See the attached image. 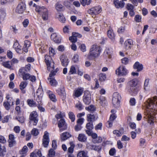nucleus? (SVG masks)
<instances>
[{
	"instance_id": "nucleus-15",
	"label": "nucleus",
	"mask_w": 157,
	"mask_h": 157,
	"mask_svg": "<svg viewBox=\"0 0 157 157\" xmlns=\"http://www.w3.org/2000/svg\"><path fill=\"white\" fill-rule=\"evenodd\" d=\"M13 48L15 49L17 53L19 54H21L23 53L22 48L18 42L16 41L13 44Z\"/></svg>"
},
{
	"instance_id": "nucleus-36",
	"label": "nucleus",
	"mask_w": 157,
	"mask_h": 157,
	"mask_svg": "<svg viewBox=\"0 0 157 157\" xmlns=\"http://www.w3.org/2000/svg\"><path fill=\"white\" fill-rule=\"evenodd\" d=\"M70 147L68 148V151L69 153L71 154L73 152L75 145L72 142H70Z\"/></svg>"
},
{
	"instance_id": "nucleus-33",
	"label": "nucleus",
	"mask_w": 157,
	"mask_h": 157,
	"mask_svg": "<svg viewBox=\"0 0 157 157\" xmlns=\"http://www.w3.org/2000/svg\"><path fill=\"white\" fill-rule=\"evenodd\" d=\"M57 15L58 16L57 17V18L61 22L63 23L65 22L66 19L63 14L58 13H57Z\"/></svg>"
},
{
	"instance_id": "nucleus-39",
	"label": "nucleus",
	"mask_w": 157,
	"mask_h": 157,
	"mask_svg": "<svg viewBox=\"0 0 157 157\" xmlns=\"http://www.w3.org/2000/svg\"><path fill=\"white\" fill-rule=\"evenodd\" d=\"M77 157H88L87 154L84 151H82L78 152Z\"/></svg>"
},
{
	"instance_id": "nucleus-64",
	"label": "nucleus",
	"mask_w": 157,
	"mask_h": 157,
	"mask_svg": "<svg viewBox=\"0 0 157 157\" xmlns=\"http://www.w3.org/2000/svg\"><path fill=\"white\" fill-rule=\"evenodd\" d=\"M125 44H127L128 45L132 46L133 45V41L132 40L129 39L125 42Z\"/></svg>"
},
{
	"instance_id": "nucleus-18",
	"label": "nucleus",
	"mask_w": 157,
	"mask_h": 157,
	"mask_svg": "<svg viewBox=\"0 0 157 157\" xmlns=\"http://www.w3.org/2000/svg\"><path fill=\"white\" fill-rule=\"evenodd\" d=\"M113 3L115 6L117 8H122L125 4L124 2L121 0L119 1L118 0H114Z\"/></svg>"
},
{
	"instance_id": "nucleus-26",
	"label": "nucleus",
	"mask_w": 157,
	"mask_h": 157,
	"mask_svg": "<svg viewBox=\"0 0 157 157\" xmlns=\"http://www.w3.org/2000/svg\"><path fill=\"white\" fill-rule=\"evenodd\" d=\"M133 67L135 69H137L138 71H141L143 68V65L140 64L138 62H136L134 65Z\"/></svg>"
},
{
	"instance_id": "nucleus-54",
	"label": "nucleus",
	"mask_w": 157,
	"mask_h": 157,
	"mask_svg": "<svg viewBox=\"0 0 157 157\" xmlns=\"http://www.w3.org/2000/svg\"><path fill=\"white\" fill-rule=\"evenodd\" d=\"M71 29V27L69 26H66L63 28V31L64 33H68L69 30Z\"/></svg>"
},
{
	"instance_id": "nucleus-62",
	"label": "nucleus",
	"mask_w": 157,
	"mask_h": 157,
	"mask_svg": "<svg viewBox=\"0 0 157 157\" xmlns=\"http://www.w3.org/2000/svg\"><path fill=\"white\" fill-rule=\"evenodd\" d=\"M148 118L147 122L150 124H153L154 123V117H147Z\"/></svg>"
},
{
	"instance_id": "nucleus-20",
	"label": "nucleus",
	"mask_w": 157,
	"mask_h": 157,
	"mask_svg": "<svg viewBox=\"0 0 157 157\" xmlns=\"http://www.w3.org/2000/svg\"><path fill=\"white\" fill-rule=\"evenodd\" d=\"M107 36L111 40L113 41L115 40V35L114 33L113 30L112 29H109L107 32Z\"/></svg>"
},
{
	"instance_id": "nucleus-28",
	"label": "nucleus",
	"mask_w": 157,
	"mask_h": 157,
	"mask_svg": "<svg viewBox=\"0 0 157 157\" xmlns=\"http://www.w3.org/2000/svg\"><path fill=\"white\" fill-rule=\"evenodd\" d=\"M3 66L5 68H7L10 69H13L12 67V64L10 61H7L6 62H3L2 64Z\"/></svg>"
},
{
	"instance_id": "nucleus-24",
	"label": "nucleus",
	"mask_w": 157,
	"mask_h": 157,
	"mask_svg": "<svg viewBox=\"0 0 157 157\" xmlns=\"http://www.w3.org/2000/svg\"><path fill=\"white\" fill-rule=\"evenodd\" d=\"M56 92L61 97L65 96L66 93L63 86L61 87L60 89H59L56 90Z\"/></svg>"
},
{
	"instance_id": "nucleus-45",
	"label": "nucleus",
	"mask_w": 157,
	"mask_h": 157,
	"mask_svg": "<svg viewBox=\"0 0 157 157\" xmlns=\"http://www.w3.org/2000/svg\"><path fill=\"white\" fill-rule=\"evenodd\" d=\"M56 8L58 11H60L62 10L63 6L60 4L58 3H57L56 5Z\"/></svg>"
},
{
	"instance_id": "nucleus-13",
	"label": "nucleus",
	"mask_w": 157,
	"mask_h": 157,
	"mask_svg": "<svg viewBox=\"0 0 157 157\" xmlns=\"http://www.w3.org/2000/svg\"><path fill=\"white\" fill-rule=\"evenodd\" d=\"M82 35L77 33H73L72 36L69 37V40L72 43H75L77 40V37L81 38Z\"/></svg>"
},
{
	"instance_id": "nucleus-2",
	"label": "nucleus",
	"mask_w": 157,
	"mask_h": 157,
	"mask_svg": "<svg viewBox=\"0 0 157 157\" xmlns=\"http://www.w3.org/2000/svg\"><path fill=\"white\" fill-rule=\"evenodd\" d=\"M35 10L39 13L41 15L44 21L48 19V9L44 6H36Z\"/></svg>"
},
{
	"instance_id": "nucleus-21",
	"label": "nucleus",
	"mask_w": 157,
	"mask_h": 157,
	"mask_svg": "<svg viewBox=\"0 0 157 157\" xmlns=\"http://www.w3.org/2000/svg\"><path fill=\"white\" fill-rule=\"evenodd\" d=\"M28 149L26 146H24L23 148L19 151V153L21 155L20 157H24L26 155V153L28 151Z\"/></svg>"
},
{
	"instance_id": "nucleus-43",
	"label": "nucleus",
	"mask_w": 157,
	"mask_h": 157,
	"mask_svg": "<svg viewBox=\"0 0 157 157\" xmlns=\"http://www.w3.org/2000/svg\"><path fill=\"white\" fill-rule=\"evenodd\" d=\"M69 118L71 120L72 122L75 121V116L74 113L71 112H70L68 113Z\"/></svg>"
},
{
	"instance_id": "nucleus-34",
	"label": "nucleus",
	"mask_w": 157,
	"mask_h": 157,
	"mask_svg": "<svg viewBox=\"0 0 157 157\" xmlns=\"http://www.w3.org/2000/svg\"><path fill=\"white\" fill-rule=\"evenodd\" d=\"M83 90L81 89H78L75 92L74 96L76 97L80 96L82 93Z\"/></svg>"
},
{
	"instance_id": "nucleus-31",
	"label": "nucleus",
	"mask_w": 157,
	"mask_h": 157,
	"mask_svg": "<svg viewBox=\"0 0 157 157\" xmlns=\"http://www.w3.org/2000/svg\"><path fill=\"white\" fill-rule=\"evenodd\" d=\"M87 121L90 122L95 121L96 119V117L95 115L91 114H88L87 115Z\"/></svg>"
},
{
	"instance_id": "nucleus-60",
	"label": "nucleus",
	"mask_w": 157,
	"mask_h": 157,
	"mask_svg": "<svg viewBox=\"0 0 157 157\" xmlns=\"http://www.w3.org/2000/svg\"><path fill=\"white\" fill-rule=\"evenodd\" d=\"M86 110L91 111H94L95 110L94 106L93 105H91L88 107H86Z\"/></svg>"
},
{
	"instance_id": "nucleus-7",
	"label": "nucleus",
	"mask_w": 157,
	"mask_h": 157,
	"mask_svg": "<svg viewBox=\"0 0 157 157\" xmlns=\"http://www.w3.org/2000/svg\"><path fill=\"white\" fill-rule=\"evenodd\" d=\"M58 70L59 69L57 68L53 72H51L49 74V78H48V79L49 80L50 84L52 86H55L57 84V82L53 78V77L56 75Z\"/></svg>"
},
{
	"instance_id": "nucleus-1",
	"label": "nucleus",
	"mask_w": 157,
	"mask_h": 157,
	"mask_svg": "<svg viewBox=\"0 0 157 157\" xmlns=\"http://www.w3.org/2000/svg\"><path fill=\"white\" fill-rule=\"evenodd\" d=\"M100 47L97 45H93L90 49L88 55V58L92 59L98 56L101 52Z\"/></svg>"
},
{
	"instance_id": "nucleus-14",
	"label": "nucleus",
	"mask_w": 157,
	"mask_h": 157,
	"mask_svg": "<svg viewBox=\"0 0 157 157\" xmlns=\"http://www.w3.org/2000/svg\"><path fill=\"white\" fill-rule=\"evenodd\" d=\"M59 59L62 65L64 67H66L68 64L69 61L67 57L65 55H61Z\"/></svg>"
},
{
	"instance_id": "nucleus-44",
	"label": "nucleus",
	"mask_w": 157,
	"mask_h": 157,
	"mask_svg": "<svg viewBox=\"0 0 157 157\" xmlns=\"http://www.w3.org/2000/svg\"><path fill=\"white\" fill-rule=\"evenodd\" d=\"M51 61H53L51 57L48 55H46L45 56V61L46 63H48Z\"/></svg>"
},
{
	"instance_id": "nucleus-48",
	"label": "nucleus",
	"mask_w": 157,
	"mask_h": 157,
	"mask_svg": "<svg viewBox=\"0 0 157 157\" xmlns=\"http://www.w3.org/2000/svg\"><path fill=\"white\" fill-rule=\"evenodd\" d=\"M48 157H54L55 155V152L54 150L50 149L48 152Z\"/></svg>"
},
{
	"instance_id": "nucleus-40",
	"label": "nucleus",
	"mask_w": 157,
	"mask_h": 157,
	"mask_svg": "<svg viewBox=\"0 0 157 157\" xmlns=\"http://www.w3.org/2000/svg\"><path fill=\"white\" fill-rule=\"evenodd\" d=\"M106 78V75L103 73H100L99 74V80L102 82L104 81Z\"/></svg>"
},
{
	"instance_id": "nucleus-35",
	"label": "nucleus",
	"mask_w": 157,
	"mask_h": 157,
	"mask_svg": "<svg viewBox=\"0 0 157 157\" xmlns=\"http://www.w3.org/2000/svg\"><path fill=\"white\" fill-rule=\"evenodd\" d=\"M113 133L117 136H121L124 133L123 129H120L119 131L115 130L113 131Z\"/></svg>"
},
{
	"instance_id": "nucleus-12",
	"label": "nucleus",
	"mask_w": 157,
	"mask_h": 157,
	"mask_svg": "<svg viewBox=\"0 0 157 157\" xmlns=\"http://www.w3.org/2000/svg\"><path fill=\"white\" fill-rule=\"evenodd\" d=\"M25 4L23 2H21L17 5L16 9V12L18 13H22L25 10Z\"/></svg>"
},
{
	"instance_id": "nucleus-55",
	"label": "nucleus",
	"mask_w": 157,
	"mask_h": 157,
	"mask_svg": "<svg viewBox=\"0 0 157 157\" xmlns=\"http://www.w3.org/2000/svg\"><path fill=\"white\" fill-rule=\"evenodd\" d=\"M134 19L136 22H140L141 21V17L140 15H136Z\"/></svg>"
},
{
	"instance_id": "nucleus-59",
	"label": "nucleus",
	"mask_w": 157,
	"mask_h": 157,
	"mask_svg": "<svg viewBox=\"0 0 157 157\" xmlns=\"http://www.w3.org/2000/svg\"><path fill=\"white\" fill-rule=\"evenodd\" d=\"M72 59L75 63H76L78 62L79 60V57L78 55L77 54L75 55L72 58Z\"/></svg>"
},
{
	"instance_id": "nucleus-32",
	"label": "nucleus",
	"mask_w": 157,
	"mask_h": 157,
	"mask_svg": "<svg viewBox=\"0 0 157 157\" xmlns=\"http://www.w3.org/2000/svg\"><path fill=\"white\" fill-rule=\"evenodd\" d=\"M50 99L53 102H56L57 99L56 98L55 95L53 94L50 90H48L47 92Z\"/></svg>"
},
{
	"instance_id": "nucleus-27",
	"label": "nucleus",
	"mask_w": 157,
	"mask_h": 157,
	"mask_svg": "<svg viewBox=\"0 0 157 157\" xmlns=\"http://www.w3.org/2000/svg\"><path fill=\"white\" fill-rule=\"evenodd\" d=\"M87 139V137L86 135L82 133L79 134L78 137V140L80 142H85Z\"/></svg>"
},
{
	"instance_id": "nucleus-19",
	"label": "nucleus",
	"mask_w": 157,
	"mask_h": 157,
	"mask_svg": "<svg viewBox=\"0 0 157 157\" xmlns=\"http://www.w3.org/2000/svg\"><path fill=\"white\" fill-rule=\"evenodd\" d=\"M19 72L22 76V78L24 80L29 79L30 77V75L29 73H26L23 71V69H21L19 70Z\"/></svg>"
},
{
	"instance_id": "nucleus-46",
	"label": "nucleus",
	"mask_w": 157,
	"mask_h": 157,
	"mask_svg": "<svg viewBox=\"0 0 157 157\" xmlns=\"http://www.w3.org/2000/svg\"><path fill=\"white\" fill-rule=\"evenodd\" d=\"M57 36V34L56 33H54L51 35V38L52 40H53L54 42H59V40H57L55 39Z\"/></svg>"
},
{
	"instance_id": "nucleus-61",
	"label": "nucleus",
	"mask_w": 157,
	"mask_h": 157,
	"mask_svg": "<svg viewBox=\"0 0 157 157\" xmlns=\"http://www.w3.org/2000/svg\"><path fill=\"white\" fill-rule=\"evenodd\" d=\"M82 127L81 125L77 124L75 126L74 128L76 131H78L80 130L82 128Z\"/></svg>"
},
{
	"instance_id": "nucleus-47",
	"label": "nucleus",
	"mask_w": 157,
	"mask_h": 157,
	"mask_svg": "<svg viewBox=\"0 0 157 157\" xmlns=\"http://www.w3.org/2000/svg\"><path fill=\"white\" fill-rule=\"evenodd\" d=\"M27 83L25 82H22L19 86L20 89L22 90L24 89L26 86Z\"/></svg>"
},
{
	"instance_id": "nucleus-9",
	"label": "nucleus",
	"mask_w": 157,
	"mask_h": 157,
	"mask_svg": "<svg viewBox=\"0 0 157 157\" xmlns=\"http://www.w3.org/2000/svg\"><path fill=\"white\" fill-rule=\"evenodd\" d=\"M83 101L86 104L89 105L91 101V95L89 91H85L83 97Z\"/></svg>"
},
{
	"instance_id": "nucleus-63",
	"label": "nucleus",
	"mask_w": 157,
	"mask_h": 157,
	"mask_svg": "<svg viewBox=\"0 0 157 157\" xmlns=\"http://www.w3.org/2000/svg\"><path fill=\"white\" fill-rule=\"evenodd\" d=\"M94 141L95 143H101L102 141V138L101 137H97L96 139L94 140Z\"/></svg>"
},
{
	"instance_id": "nucleus-8",
	"label": "nucleus",
	"mask_w": 157,
	"mask_h": 157,
	"mask_svg": "<svg viewBox=\"0 0 157 157\" xmlns=\"http://www.w3.org/2000/svg\"><path fill=\"white\" fill-rule=\"evenodd\" d=\"M102 11V8L101 6H98L91 8L88 10L87 12L89 14L92 15H97L100 13Z\"/></svg>"
},
{
	"instance_id": "nucleus-42",
	"label": "nucleus",
	"mask_w": 157,
	"mask_h": 157,
	"mask_svg": "<svg viewBox=\"0 0 157 157\" xmlns=\"http://www.w3.org/2000/svg\"><path fill=\"white\" fill-rule=\"evenodd\" d=\"M3 105L5 107L6 109L7 110H9L10 109V105L8 101L4 102L3 103Z\"/></svg>"
},
{
	"instance_id": "nucleus-50",
	"label": "nucleus",
	"mask_w": 157,
	"mask_h": 157,
	"mask_svg": "<svg viewBox=\"0 0 157 157\" xmlns=\"http://www.w3.org/2000/svg\"><path fill=\"white\" fill-rule=\"evenodd\" d=\"M10 29L15 34L17 33L18 32V29L16 27L15 25L11 26L10 27Z\"/></svg>"
},
{
	"instance_id": "nucleus-29",
	"label": "nucleus",
	"mask_w": 157,
	"mask_h": 157,
	"mask_svg": "<svg viewBox=\"0 0 157 157\" xmlns=\"http://www.w3.org/2000/svg\"><path fill=\"white\" fill-rule=\"evenodd\" d=\"M71 136V135L68 132H66L63 133L61 135V140L63 141L67 139Z\"/></svg>"
},
{
	"instance_id": "nucleus-10",
	"label": "nucleus",
	"mask_w": 157,
	"mask_h": 157,
	"mask_svg": "<svg viewBox=\"0 0 157 157\" xmlns=\"http://www.w3.org/2000/svg\"><path fill=\"white\" fill-rule=\"evenodd\" d=\"M49 141V133L45 131L42 140V144L43 146L45 147H47L48 146Z\"/></svg>"
},
{
	"instance_id": "nucleus-56",
	"label": "nucleus",
	"mask_w": 157,
	"mask_h": 157,
	"mask_svg": "<svg viewBox=\"0 0 157 157\" xmlns=\"http://www.w3.org/2000/svg\"><path fill=\"white\" fill-rule=\"evenodd\" d=\"M116 152V150L114 148H113L111 149L109 152V153L110 155L111 156L114 155Z\"/></svg>"
},
{
	"instance_id": "nucleus-3",
	"label": "nucleus",
	"mask_w": 157,
	"mask_h": 157,
	"mask_svg": "<svg viewBox=\"0 0 157 157\" xmlns=\"http://www.w3.org/2000/svg\"><path fill=\"white\" fill-rule=\"evenodd\" d=\"M145 103L147 106V109L145 112V114L146 115V117H154L152 115L153 114L152 113V110H153V109H150V108L151 109L153 108L151 107V106L153 105V101L152 100H149V101H147Z\"/></svg>"
},
{
	"instance_id": "nucleus-4",
	"label": "nucleus",
	"mask_w": 157,
	"mask_h": 157,
	"mask_svg": "<svg viewBox=\"0 0 157 157\" xmlns=\"http://www.w3.org/2000/svg\"><path fill=\"white\" fill-rule=\"evenodd\" d=\"M136 81V79H133L128 83L126 89L130 93L133 92L135 90L136 86L137 84Z\"/></svg>"
},
{
	"instance_id": "nucleus-57",
	"label": "nucleus",
	"mask_w": 157,
	"mask_h": 157,
	"mask_svg": "<svg viewBox=\"0 0 157 157\" xmlns=\"http://www.w3.org/2000/svg\"><path fill=\"white\" fill-rule=\"evenodd\" d=\"M75 107L79 110H81L82 109V104L79 102L77 103L75 105Z\"/></svg>"
},
{
	"instance_id": "nucleus-16",
	"label": "nucleus",
	"mask_w": 157,
	"mask_h": 157,
	"mask_svg": "<svg viewBox=\"0 0 157 157\" xmlns=\"http://www.w3.org/2000/svg\"><path fill=\"white\" fill-rule=\"evenodd\" d=\"M86 127L87 130H85L86 133L88 135H90L91 133L92 130L93 128V125L92 122H89L86 124Z\"/></svg>"
},
{
	"instance_id": "nucleus-58",
	"label": "nucleus",
	"mask_w": 157,
	"mask_h": 157,
	"mask_svg": "<svg viewBox=\"0 0 157 157\" xmlns=\"http://www.w3.org/2000/svg\"><path fill=\"white\" fill-rule=\"evenodd\" d=\"M16 119H17L21 123H23L25 121L24 118L23 116L16 117Z\"/></svg>"
},
{
	"instance_id": "nucleus-6",
	"label": "nucleus",
	"mask_w": 157,
	"mask_h": 157,
	"mask_svg": "<svg viewBox=\"0 0 157 157\" xmlns=\"http://www.w3.org/2000/svg\"><path fill=\"white\" fill-rule=\"evenodd\" d=\"M128 73V70L123 65H120L116 70V74L119 76H126Z\"/></svg>"
},
{
	"instance_id": "nucleus-30",
	"label": "nucleus",
	"mask_w": 157,
	"mask_h": 157,
	"mask_svg": "<svg viewBox=\"0 0 157 157\" xmlns=\"http://www.w3.org/2000/svg\"><path fill=\"white\" fill-rule=\"evenodd\" d=\"M99 100L100 101H99V103L102 106H105L107 104V102L105 97L100 96L99 97Z\"/></svg>"
},
{
	"instance_id": "nucleus-51",
	"label": "nucleus",
	"mask_w": 157,
	"mask_h": 157,
	"mask_svg": "<svg viewBox=\"0 0 157 157\" xmlns=\"http://www.w3.org/2000/svg\"><path fill=\"white\" fill-rule=\"evenodd\" d=\"M42 99V97L41 95H37V97L36 98V101L38 103L37 105L41 104H42L41 101Z\"/></svg>"
},
{
	"instance_id": "nucleus-17",
	"label": "nucleus",
	"mask_w": 157,
	"mask_h": 157,
	"mask_svg": "<svg viewBox=\"0 0 157 157\" xmlns=\"http://www.w3.org/2000/svg\"><path fill=\"white\" fill-rule=\"evenodd\" d=\"M8 142L9 146L10 147H12L16 144L15 137L13 135L11 134L9 135Z\"/></svg>"
},
{
	"instance_id": "nucleus-41",
	"label": "nucleus",
	"mask_w": 157,
	"mask_h": 157,
	"mask_svg": "<svg viewBox=\"0 0 157 157\" xmlns=\"http://www.w3.org/2000/svg\"><path fill=\"white\" fill-rule=\"evenodd\" d=\"M76 73V69L74 66H72L70 68L68 74L70 75L75 74Z\"/></svg>"
},
{
	"instance_id": "nucleus-53",
	"label": "nucleus",
	"mask_w": 157,
	"mask_h": 157,
	"mask_svg": "<svg viewBox=\"0 0 157 157\" xmlns=\"http://www.w3.org/2000/svg\"><path fill=\"white\" fill-rule=\"evenodd\" d=\"M134 8V6L132 4L129 3L127 4L126 8L128 10H132Z\"/></svg>"
},
{
	"instance_id": "nucleus-49",
	"label": "nucleus",
	"mask_w": 157,
	"mask_h": 157,
	"mask_svg": "<svg viewBox=\"0 0 157 157\" xmlns=\"http://www.w3.org/2000/svg\"><path fill=\"white\" fill-rule=\"evenodd\" d=\"M32 135L34 136H37L39 134L38 130L36 128H33L31 131Z\"/></svg>"
},
{
	"instance_id": "nucleus-25",
	"label": "nucleus",
	"mask_w": 157,
	"mask_h": 157,
	"mask_svg": "<svg viewBox=\"0 0 157 157\" xmlns=\"http://www.w3.org/2000/svg\"><path fill=\"white\" fill-rule=\"evenodd\" d=\"M65 124V121L64 119H61L59 121L58 124V127L59 128H61L63 127L64 128L63 129H62V128L60 129V132L62 131L63 129H65L66 128V125Z\"/></svg>"
},
{
	"instance_id": "nucleus-52",
	"label": "nucleus",
	"mask_w": 157,
	"mask_h": 157,
	"mask_svg": "<svg viewBox=\"0 0 157 157\" xmlns=\"http://www.w3.org/2000/svg\"><path fill=\"white\" fill-rule=\"evenodd\" d=\"M121 60L122 63L124 65L127 64L129 62V59L126 57L124 58L121 59Z\"/></svg>"
},
{
	"instance_id": "nucleus-11",
	"label": "nucleus",
	"mask_w": 157,
	"mask_h": 157,
	"mask_svg": "<svg viewBox=\"0 0 157 157\" xmlns=\"http://www.w3.org/2000/svg\"><path fill=\"white\" fill-rule=\"evenodd\" d=\"M38 114L35 111L32 112L30 115L29 119L33 121V124L34 125H36L38 122Z\"/></svg>"
},
{
	"instance_id": "nucleus-37",
	"label": "nucleus",
	"mask_w": 157,
	"mask_h": 157,
	"mask_svg": "<svg viewBox=\"0 0 157 157\" xmlns=\"http://www.w3.org/2000/svg\"><path fill=\"white\" fill-rule=\"evenodd\" d=\"M27 102L30 107H33L36 106V103L33 99H28Z\"/></svg>"
},
{
	"instance_id": "nucleus-22",
	"label": "nucleus",
	"mask_w": 157,
	"mask_h": 157,
	"mask_svg": "<svg viewBox=\"0 0 157 157\" xmlns=\"http://www.w3.org/2000/svg\"><path fill=\"white\" fill-rule=\"evenodd\" d=\"M46 64L47 66L48 70L51 72H53L56 70V68L54 69V63L53 61H51L50 62Z\"/></svg>"
},
{
	"instance_id": "nucleus-23",
	"label": "nucleus",
	"mask_w": 157,
	"mask_h": 157,
	"mask_svg": "<svg viewBox=\"0 0 157 157\" xmlns=\"http://www.w3.org/2000/svg\"><path fill=\"white\" fill-rule=\"evenodd\" d=\"M40 46L39 48L40 51L42 53L45 52L47 50L48 46L47 45L44 43L41 42Z\"/></svg>"
},
{
	"instance_id": "nucleus-38",
	"label": "nucleus",
	"mask_w": 157,
	"mask_h": 157,
	"mask_svg": "<svg viewBox=\"0 0 157 157\" xmlns=\"http://www.w3.org/2000/svg\"><path fill=\"white\" fill-rule=\"evenodd\" d=\"M81 4L83 6L88 5L91 3V0H80Z\"/></svg>"
},
{
	"instance_id": "nucleus-5",
	"label": "nucleus",
	"mask_w": 157,
	"mask_h": 157,
	"mask_svg": "<svg viewBox=\"0 0 157 157\" xmlns=\"http://www.w3.org/2000/svg\"><path fill=\"white\" fill-rule=\"evenodd\" d=\"M121 98V96L118 93L116 92L113 93L112 103L115 108H117L119 106Z\"/></svg>"
}]
</instances>
